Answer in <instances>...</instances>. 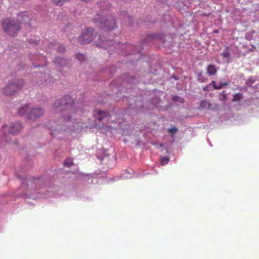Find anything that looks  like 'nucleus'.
Returning <instances> with one entry per match:
<instances>
[{
	"label": "nucleus",
	"instance_id": "nucleus-18",
	"mask_svg": "<svg viewBox=\"0 0 259 259\" xmlns=\"http://www.w3.org/2000/svg\"><path fill=\"white\" fill-rule=\"evenodd\" d=\"M168 131L169 132V133L174 134H175L178 131V129L176 127H174L171 128H169L168 130Z\"/></svg>",
	"mask_w": 259,
	"mask_h": 259
},
{
	"label": "nucleus",
	"instance_id": "nucleus-7",
	"mask_svg": "<svg viewBox=\"0 0 259 259\" xmlns=\"http://www.w3.org/2000/svg\"><path fill=\"white\" fill-rule=\"evenodd\" d=\"M3 128L5 131L8 129L9 132L13 135L18 133L22 128L21 124L19 122H16L15 124H11L10 127H7L4 125Z\"/></svg>",
	"mask_w": 259,
	"mask_h": 259
},
{
	"label": "nucleus",
	"instance_id": "nucleus-20",
	"mask_svg": "<svg viewBox=\"0 0 259 259\" xmlns=\"http://www.w3.org/2000/svg\"><path fill=\"white\" fill-rule=\"evenodd\" d=\"M58 50L60 52H63L65 51V48L63 46H59L58 47Z\"/></svg>",
	"mask_w": 259,
	"mask_h": 259
},
{
	"label": "nucleus",
	"instance_id": "nucleus-17",
	"mask_svg": "<svg viewBox=\"0 0 259 259\" xmlns=\"http://www.w3.org/2000/svg\"><path fill=\"white\" fill-rule=\"evenodd\" d=\"M210 84L212 85L213 89L215 90H219L221 89V86L216 85V82L214 80H212Z\"/></svg>",
	"mask_w": 259,
	"mask_h": 259
},
{
	"label": "nucleus",
	"instance_id": "nucleus-13",
	"mask_svg": "<svg viewBox=\"0 0 259 259\" xmlns=\"http://www.w3.org/2000/svg\"><path fill=\"white\" fill-rule=\"evenodd\" d=\"M222 56L224 58H229L230 57V52L229 51V49L228 47L225 49V50L222 54Z\"/></svg>",
	"mask_w": 259,
	"mask_h": 259
},
{
	"label": "nucleus",
	"instance_id": "nucleus-28",
	"mask_svg": "<svg viewBox=\"0 0 259 259\" xmlns=\"http://www.w3.org/2000/svg\"><path fill=\"white\" fill-rule=\"evenodd\" d=\"M199 80H200L201 82L203 81V80H201L200 78H199Z\"/></svg>",
	"mask_w": 259,
	"mask_h": 259
},
{
	"label": "nucleus",
	"instance_id": "nucleus-25",
	"mask_svg": "<svg viewBox=\"0 0 259 259\" xmlns=\"http://www.w3.org/2000/svg\"><path fill=\"white\" fill-rule=\"evenodd\" d=\"M82 1H84L85 2H87L88 3V2H89L90 0H81Z\"/></svg>",
	"mask_w": 259,
	"mask_h": 259
},
{
	"label": "nucleus",
	"instance_id": "nucleus-10",
	"mask_svg": "<svg viewBox=\"0 0 259 259\" xmlns=\"http://www.w3.org/2000/svg\"><path fill=\"white\" fill-rule=\"evenodd\" d=\"M199 107L201 109H210L211 108V104L207 101L204 100L200 102Z\"/></svg>",
	"mask_w": 259,
	"mask_h": 259
},
{
	"label": "nucleus",
	"instance_id": "nucleus-16",
	"mask_svg": "<svg viewBox=\"0 0 259 259\" xmlns=\"http://www.w3.org/2000/svg\"><path fill=\"white\" fill-rule=\"evenodd\" d=\"M219 98L221 100H226L227 99V95L225 94V91L220 94Z\"/></svg>",
	"mask_w": 259,
	"mask_h": 259
},
{
	"label": "nucleus",
	"instance_id": "nucleus-21",
	"mask_svg": "<svg viewBox=\"0 0 259 259\" xmlns=\"http://www.w3.org/2000/svg\"><path fill=\"white\" fill-rule=\"evenodd\" d=\"M203 90L204 91H208L210 90V89H209V86L208 85H206V86L204 87L203 88Z\"/></svg>",
	"mask_w": 259,
	"mask_h": 259
},
{
	"label": "nucleus",
	"instance_id": "nucleus-8",
	"mask_svg": "<svg viewBox=\"0 0 259 259\" xmlns=\"http://www.w3.org/2000/svg\"><path fill=\"white\" fill-rule=\"evenodd\" d=\"M206 70L207 74L209 76H210L215 75L217 72L218 69L215 65L210 64L207 66Z\"/></svg>",
	"mask_w": 259,
	"mask_h": 259
},
{
	"label": "nucleus",
	"instance_id": "nucleus-9",
	"mask_svg": "<svg viewBox=\"0 0 259 259\" xmlns=\"http://www.w3.org/2000/svg\"><path fill=\"white\" fill-rule=\"evenodd\" d=\"M96 116L99 121H102L104 118L107 117L108 113L105 111L99 110L97 111V115Z\"/></svg>",
	"mask_w": 259,
	"mask_h": 259
},
{
	"label": "nucleus",
	"instance_id": "nucleus-22",
	"mask_svg": "<svg viewBox=\"0 0 259 259\" xmlns=\"http://www.w3.org/2000/svg\"><path fill=\"white\" fill-rule=\"evenodd\" d=\"M228 84V82H224V83H221L220 85L219 86H221V89L225 85H227Z\"/></svg>",
	"mask_w": 259,
	"mask_h": 259
},
{
	"label": "nucleus",
	"instance_id": "nucleus-1",
	"mask_svg": "<svg viewBox=\"0 0 259 259\" xmlns=\"http://www.w3.org/2000/svg\"><path fill=\"white\" fill-rule=\"evenodd\" d=\"M55 108H60L62 116L57 121H52L48 125L51 129L60 130L59 126L65 125L72 118L73 115L76 112V107L74 101L70 96H64L61 100H57L54 104Z\"/></svg>",
	"mask_w": 259,
	"mask_h": 259
},
{
	"label": "nucleus",
	"instance_id": "nucleus-24",
	"mask_svg": "<svg viewBox=\"0 0 259 259\" xmlns=\"http://www.w3.org/2000/svg\"><path fill=\"white\" fill-rule=\"evenodd\" d=\"M177 98H178L177 96H176V97H174V98H173L174 100H175V101L177 100Z\"/></svg>",
	"mask_w": 259,
	"mask_h": 259
},
{
	"label": "nucleus",
	"instance_id": "nucleus-2",
	"mask_svg": "<svg viewBox=\"0 0 259 259\" xmlns=\"http://www.w3.org/2000/svg\"><path fill=\"white\" fill-rule=\"evenodd\" d=\"M18 113L20 116L33 121L43 115L44 111L42 108H31L28 105H26L19 110Z\"/></svg>",
	"mask_w": 259,
	"mask_h": 259
},
{
	"label": "nucleus",
	"instance_id": "nucleus-26",
	"mask_svg": "<svg viewBox=\"0 0 259 259\" xmlns=\"http://www.w3.org/2000/svg\"><path fill=\"white\" fill-rule=\"evenodd\" d=\"M202 15H204V16H206V14L204 13H203V14H202Z\"/></svg>",
	"mask_w": 259,
	"mask_h": 259
},
{
	"label": "nucleus",
	"instance_id": "nucleus-14",
	"mask_svg": "<svg viewBox=\"0 0 259 259\" xmlns=\"http://www.w3.org/2000/svg\"><path fill=\"white\" fill-rule=\"evenodd\" d=\"M169 158L167 157H163L161 158V163L162 165H165L168 163Z\"/></svg>",
	"mask_w": 259,
	"mask_h": 259
},
{
	"label": "nucleus",
	"instance_id": "nucleus-19",
	"mask_svg": "<svg viewBox=\"0 0 259 259\" xmlns=\"http://www.w3.org/2000/svg\"><path fill=\"white\" fill-rule=\"evenodd\" d=\"M76 57L80 61H81V60H83L84 59V56L82 54H78V55H77Z\"/></svg>",
	"mask_w": 259,
	"mask_h": 259
},
{
	"label": "nucleus",
	"instance_id": "nucleus-15",
	"mask_svg": "<svg viewBox=\"0 0 259 259\" xmlns=\"http://www.w3.org/2000/svg\"><path fill=\"white\" fill-rule=\"evenodd\" d=\"M69 0H53V2L56 5H59L61 6L63 5V4L66 1H69Z\"/></svg>",
	"mask_w": 259,
	"mask_h": 259
},
{
	"label": "nucleus",
	"instance_id": "nucleus-6",
	"mask_svg": "<svg viewBox=\"0 0 259 259\" xmlns=\"http://www.w3.org/2000/svg\"><path fill=\"white\" fill-rule=\"evenodd\" d=\"M94 36L93 29L92 28H87L85 30L82 32L78 40L81 44H88L94 39Z\"/></svg>",
	"mask_w": 259,
	"mask_h": 259
},
{
	"label": "nucleus",
	"instance_id": "nucleus-12",
	"mask_svg": "<svg viewBox=\"0 0 259 259\" xmlns=\"http://www.w3.org/2000/svg\"><path fill=\"white\" fill-rule=\"evenodd\" d=\"M242 98V96L241 94H236L234 95L233 98L232 99L233 102L239 101Z\"/></svg>",
	"mask_w": 259,
	"mask_h": 259
},
{
	"label": "nucleus",
	"instance_id": "nucleus-11",
	"mask_svg": "<svg viewBox=\"0 0 259 259\" xmlns=\"http://www.w3.org/2000/svg\"><path fill=\"white\" fill-rule=\"evenodd\" d=\"M63 164L65 166L70 167L73 164V162L72 159L68 158L64 161Z\"/></svg>",
	"mask_w": 259,
	"mask_h": 259
},
{
	"label": "nucleus",
	"instance_id": "nucleus-27",
	"mask_svg": "<svg viewBox=\"0 0 259 259\" xmlns=\"http://www.w3.org/2000/svg\"><path fill=\"white\" fill-rule=\"evenodd\" d=\"M30 43H32V40H30Z\"/></svg>",
	"mask_w": 259,
	"mask_h": 259
},
{
	"label": "nucleus",
	"instance_id": "nucleus-23",
	"mask_svg": "<svg viewBox=\"0 0 259 259\" xmlns=\"http://www.w3.org/2000/svg\"><path fill=\"white\" fill-rule=\"evenodd\" d=\"M213 32L215 33H219V31L218 30L215 29L213 31Z\"/></svg>",
	"mask_w": 259,
	"mask_h": 259
},
{
	"label": "nucleus",
	"instance_id": "nucleus-3",
	"mask_svg": "<svg viewBox=\"0 0 259 259\" xmlns=\"http://www.w3.org/2000/svg\"><path fill=\"white\" fill-rule=\"evenodd\" d=\"M4 30L9 35L14 36L20 30V23L18 20L6 19L2 22Z\"/></svg>",
	"mask_w": 259,
	"mask_h": 259
},
{
	"label": "nucleus",
	"instance_id": "nucleus-4",
	"mask_svg": "<svg viewBox=\"0 0 259 259\" xmlns=\"http://www.w3.org/2000/svg\"><path fill=\"white\" fill-rule=\"evenodd\" d=\"M24 85L22 79H15L10 81L4 89V93L7 96H11L18 92Z\"/></svg>",
	"mask_w": 259,
	"mask_h": 259
},
{
	"label": "nucleus",
	"instance_id": "nucleus-5",
	"mask_svg": "<svg viewBox=\"0 0 259 259\" xmlns=\"http://www.w3.org/2000/svg\"><path fill=\"white\" fill-rule=\"evenodd\" d=\"M96 20L101 25V28L106 31L111 30L116 27L115 20L112 18L108 19L99 18L98 20L96 18Z\"/></svg>",
	"mask_w": 259,
	"mask_h": 259
}]
</instances>
